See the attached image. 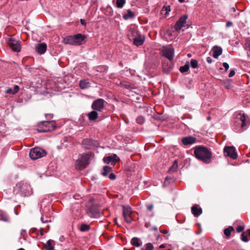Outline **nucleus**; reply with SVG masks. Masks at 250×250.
Masks as SVG:
<instances>
[{"instance_id": "33", "label": "nucleus", "mask_w": 250, "mask_h": 250, "mask_svg": "<svg viewBox=\"0 0 250 250\" xmlns=\"http://www.w3.org/2000/svg\"><path fill=\"white\" fill-rule=\"evenodd\" d=\"M0 220L7 222L8 221V217L4 212L0 211Z\"/></svg>"}, {"instance_id": "29", "label": "nucleus", "mask_w": 250, "mask_h": 250, "mask_svg": "<svg viewBox=\"0 0 250 250\" xmlns=\"http://www.w3.org/2000/svg\"><path fill=\"white\" fill-rule=\"evenodd\" d=\"M41 220L43 223L50 222L51 221V217L47 214H43Z\"/></svg>"}, {"instance_id": "64", "label": "nucleus", "mask_w": 250, "mask_h": 250, "mask_svg": "<svg viewBox=\"0 0 250 250\" xmlns=\"http://www.w3.org/2000/svg\"><path fill=\"white\" fill-rule=\"evenodd\" d=\"M188 57H191V54H188Z\"/></svg>"}, {"instance_id": "21", "label": "nucleus", "mask_w": 250, "mask_h": 250, "mask_svg": "<svg viewBox=\"0 0 250 250\" xmlns=\"http://www.w3.org/2000/svg\"><path fill=\"white\" fill-rule=\"evenodd\" d=\"M47 48V45L44 43H39L36 47V51L40 54H44Z\"/></svg>"}, {"instance_id": "27", "label": "nucleus", "mask_w": 250, "mask_h": 250, "mask_svg": "<svg viewBox=\"0 0 250 250\" xmlns=\"http://www.w3.org/2000/svg\"><path fill=\"white\" fill-rule=\"evenodd\" d=\"M234 230V228L232 226H229L224 230V232L227 238L230 237L231 232Z\"/></svg>"}, {"instance_id": "36", "label": "nucleus", "mask_w": 250, "mask_h": 250, "mask_svg": "<svg viewBox=\"0 0 250 250\" xmlns=\"http://www.w3.org/2000/svg\"><path fill=\"white\" fill-rule=\"evenodd\" d=\"M198 62L197 60H195V59H192L191 60V62H190V65H191V66L193 68H197L198 66Z\"/></svg>"}, {"instance_id": "60", "label": "nucleus", "mask_w": 250, "mask_h": 250, "mask_svg": "<svg viewBox=\"0 0 250 250\" xmlns=\"http://www.w3.org/2000/svg\"><path fill=\"white\" fill-rule=\"evenodd\" d=\"M154 230H157V227H153L152 229Z\"/></svg>"}, {"instance_id": "35", "label": "nucleus", "mask_w": 250, "mask_h": 250, "mask_svg": "<svg viewBox=\"0 0 250 250\" xmlns=\"http://www.w3.org/2000/svg\"><path fill=\"white\" fill-rule=\"evenodd\" d=\"M178 167V163L177 161H174L172 166L169 168V171H175Z\"/></svg>"}, {"instance_id": "5", "label": "nucleus", "mask_w": 250, "mask_h": 250, "mask_svg": "<svg viewBox=\"0 0 250 250\" xmlns=\"http://www.w3.org/2000/svg\"><path fill=\"white\" fill-rule=\"evenodd\" d=\"M46 152L40 147L32 148L29 153V156L31 159L36 160L45 156Z\"/></svg>"}, {"instance_id": "6", "label": "nucleus", "mask_w": 250, "mask_h": 250, "mask_svg": "<svg viewBox=\"0 0 250 250\" xmlns=\"http://www.w3.org/2000/svg\"><path fill=\"white\" fill-rule=\"evenodd\" d=\"M163 55L170 62L173 60L174 49L171 45L163 46L162 49Z\"/></svg>"}, {"instance_id": "45", "label": "nucleus", "mask_w": 250, "mask_h": 250, "mask_svg": "<svg viewBox=\"0 0 250 250\" xmlns=\"http://www.w3.org/2000/svg\"><path fill=\"white\" fill-rule=\"evenodd\" d=\"M19 87L18 85H15L14 86V90H13V93H16L18 92V91H19Z\"/></svg>"}, {"instance_id": "43", "label": "nucleus", "mask_w": 250, "mask_h": 250, "mask_svg": "<svg viewBox=\"0 0 250 250\" xmlns=\"http://www.w3.org/2000/svg\"><path fill=\"white\" fill-rule=\"evenodd\" d=\"M199 229L198 231H196V233L197 234H201L202 232V228H201V225L200 224H198Z\"/></svg>"}, {"instance_id": "18", "label": "nucleus", "mask_w": 250, "mask_h": 250, "mask_svg": "<svg viewBox=\"0 0 250 250\" xmlns=\"http://www.w3.org/2000/svg\"><path fill=\"white\" fill-rule=\"evenodd\" d=\"M83 145L86 149H91L93 146H95V143L94 141L90 139H84L82 141Z\"/></svg>"}, {"instance_id": "56", "label": "nucleus", "mask_w": 250, "mask_h": 250, "mask_svg": "<svg viewBox=\"0 0 250 250\" xmlns=\"http://www.w3.org/2000/svg\"><path fill=\"white\" fill-rule=\"evenodd\" d=\"M231 11L233 12H235L236 10H235V8L234 7H232L231 8Z\"/></svg>"}, {"instance_id": "57", "label": "nucleus", "mask_w": 250, "mask_h": 250, "mask_svg": "<svg viewBox=\"0 0 250 250\" xmlns=\"http://www.w3.org/2000/svg\"><path fill=\"white\" fill-rule=\"evenodd\" d=\"M25 233V231L24 230H22L21 231V235H24V234Z\"/></svg>"}, {"instance_id": "16", "label": "nucleus", "mask_w": 250, "mask_h": 250, "mask_svg": "<svg viewBox=\"0 0 250 250\" xmlns=\"http://www.w3.org/2000/svg\"><path fill=\"white\" fill-rule=\"evenodd\" d=\"M196 142V138L191 136H187L182 138V142L183 145H191L194 144Z\"/></svg>"}, {"instance_id": "24", "label": "nucleus", "mask_w": 250, "mask_h": 250, "mask_svg": "<svg viewBox=\"0 0 250 250\" xmlns=\"http://www.w3.org/2000/svg\"><path fill=\"white\" fill-rule=\"evenodd\" d=\"M98 112L96 111L95 110H93L92 111L89 112L87 114V116L88 117V119L92 121H95L96 120L98 117Z\"/></svg>"}, {"instance_id": "49", "label": "nucleus", "mask_w": 250, "mask_h": 250, "mask_svg": "<svg viewBox=\"0 0 250 250\" xmlns=\"http://www.w3.org/2000/svg\"><path fill=\"white\" fill-rule=\"evenodd\" d=\"M161 233L164 234H168V231L166 229H161L160 230Z\"/></svg>"}, {"instance_id": "34", "label": "nucleus", "mask_w": 250, "mask_h": 250, "mask_svg": "<svg viewBox=\"0 0 250 250\" xmlns=\"http://www.w3.org/2000/svg\"><path fill=\"white\" fill-rule=\"evenodd\" d=\"M244 48L245 49L250 51V38H248L246 40Z\"/></svg>"}, {"instance_id": "26", "label": "nucleus", "mask_w": 250, "mask_h": 250, "mask_svg": "<svg viewBox=\"0 0 250 250\" xmlns=\"http://www.w3.org/2000/svg\"><path fill=\"white\" fill-rule=\"evenodd\" d=\"M90 86V83L88 80H83L80 82V87L82 89H86Z\"/></svg>"}, {"instance_id": "28", "label": "nucleus", "mask_w": 250, "mask_h": 250, "mask_svg": "<svg viewBox=\"0 0 250 250\" xmlns=\"http://www.w3.org/2000/svg\"><path fill=\"white\" fill-rule=\"evenodd\" d=\"M131 243L133 246H136V247H140L142 245V243L141 241V240L137 238V237H134L131 239Z\"/></svg>"}, {"instance_id": "1", "label": "nucleus", "mask_w": 250, "mask_h": 250, "mask_svg": "<svg viewBox=\"0 0 250 250\" xmlns=\"http://www.w3.org/2000/svg\"><path fill=\"white\" fill-rule=\"evenodd\" d=\"M92 153L88 152L81 154L75 163V168L78 170H83L90 163V159L92 156Z\"/></svg>"}, {"instance_id": "31", "label": "nucleus", "mask_w": 250, "mask_h": 250, "mask_svg": "<svg viewBox=\"0 0 250 250\" xmlns=\"http://www.w3.org/2000/svg\"><path fill=\"white\" fill-rule=\"evenodd\" d=\"M111 171V168L108 166H104L103 168V172L102 175L104 176H106L107 174Z\"/></svg>"}, {"instance_id": "51", "label": "nucleus", "mask_w": 250, "mask_h": 250, "mask_svg": "<svg viewBox=\"0 0 250 250\" xmlns=\"http://www.w3.org/2000/svg\"><path fill=\"white\" fill-rule=\"evenodd\" d=\"M163 67H164V69L165 71H169L170 70V67H167V68H166L165 66L164 65V64H163Z\"/></svg>"}, {"instance_id": "42", "label": "nucleus", "mask_w": 250, "mask_h": 250, "mask_svg": "<svg viewBox=\"0 0 250 250\" xmlns=\"http://www.w3.org/2000/svg\"><path fill=\"white\" fill-rule=\"evenodd\" d=\"M116 175L113 173H111L109 174V178L110 180H115L116 179Z\"/></svg>"}, {"instance_id": "38", "label": "nucleus", "mask_w": 250, "mask_h": 250, "mask_svg": "<svg viewBox=\"0 0 250 250\" xmlns=\"http://www.w3.org/2000/svg\"><path fill=\"white\" fill-rule=\"evenodd\" d=\"M145 118L143 116H139L136 119V122L138 124L142 125L145 122Z\"/></svg>"}, {"instance_id": "8", "label": "nucleus", "mask_w": 250, "mask_h": 250, "mask_svg": "<svg viewBox=\"0 0 250 250\" xmlns=\"http://www.w3.org/2000/svg\"><path fill=\"white\" fill-rule=\"evenodd\" d=\"M123 215L125 220L127 223H130L132 221L131 217L132 211L129 206H122Z\"/></svg>"}, {"instance_id": "20", "label": "nucleus", "mask_w": 250, "mask_h": 250, "mask_svg": "<svg viewBox=\"0 0 250 250\" xmlns=\"http://www.w3.org/2000/svg\"><path fill=\"white\" fill-rule=\"evenodd\" d=\"M191 211L195 217H198L202 213V209L198 205H195L192 207Z\"/></svg>"}, {"instance_id": "47", "label": "nucleus", "mask_w": 250, "mask_h": 250, "mask_svg": "<svg viewBox=\"0 0 250 250\" xmlns=\"http://www.w3.org/2000/svg\"><path fill=\"white\" fill-rule=\"evenodd\" d=\"M153 208V206L152 205H149L147 206V208L148 210L151 211L152 210Z\"/></svg>"}, {"instance_id": "7", "label": "nucleus", "mask_w": 250, "mask_h": 250, "mask_svg": "<svg viewBox=\"0 0 250 250\" xmlns=\"http://www.w3.org/2000/svg\"><path fill=\"white\" fill-rule=\"evenodd\" d=\"M224 153L226 157H229L235 160L237 158V154L234 146H226L224 148Z\"/></svg>"}, {"instance_id": "12", "label": "nucleus", "mask_w": 250, "mask_h": 250, "mask_svg": "<svg viewBox=\"0 0 250 250\" xmlns=\"http://www.w3.org/2000/svg\"><path fill=\"white\" fill-rule=\"evenodd\" d=\"M103 161L105 164H109L110 163L112 165H114L120 161V158L116 154H113L104 157Z\"/></svg>"}, {"instance_id": "40", "label": "nucleus", "mask_w": 250, "mask_h": 250, "mask_svg": "<svg viewBox=\"0 0 250 250\" xmlns=\"http://www.w3.org/2000/svg\"><path fill=\"white\" fill-rule=\"evenodd\" d=\"M245 227L244 226H239L236 228V231L237 232H241L244 230Z\"/></svg>"}, {"instance_id": "32", "label": "nucleus", "mask_w": 250, "mask_h": 250, "mask_svg": "<svg viewBox=\"0 0 250 250\" xmlns=\"http://www.w3.org/2000/svg\"><path fill=\"white\" fill-rule=\"evenodd\" d=\"M125 0H117L116 7L118 8H122L125 3Z\"/></svg>"}, {"instance_id": "44", "label": "nucleus", "mask_w": 250, "mask_h": 250, "mask_svg": "<svg viewBox=\"0 0 250 250\" xmlns=\"http://www.w3.org/2000/svg\"><path fill=\"white\" fill-rule=\"evenodd\" d=\"M223 66L225 67L226 71H227L228 69L229 68V65L227 62H224L223 63Z\"/></svg>"}, {"instance_id": "46", "label": "nucleus", "mask_w": 250, "mask_h": 250, "mask_svg": "<svg viewBox=\"0 0 250 250\" xmlns=\"http://www.w3.org/2000/svg\"><path fill=\"white\" fill-rule=\"evenodd\" d=\"M235 74V71L234 70H231L229 73V77H233Z\"/></svg>"}, {"instance_id": "61", "label": "nucleus", "mask_w": 250, "mask_h": 250, "mask_svg": "<svg viewBox=\"0 0 250 250\" xmlns=\"http://www.w3.org/2000/svg\"><path fill=\"white\" fill-rule=\"evenodd\" d=\"M169 179V177H166L165 178V181H167Z\"/></svg>"}, {"instance_id": "2", "label": "nucleus", "mask_w": 250, "mask_h": 250, "mask_svg": "<svg viewBox=\"0 0 250 250\" xmlns=\"http://www.w3.org/2000/svg\"><path fill=\"white\" fill-rule=\"evenodd\" d=\"M30 186L27 182L25 181H21L18 183L13 189L15 194H20L23 196H28L30 195Z\"/></svg>"}, {"instance_id": "52", "label": "nucleus", "mask_w": 250, "mask_h": 250, "mask_svg": "<svg viewBox=\"0 0 250 250\" xmlns=\"http://www.w3.org/2000/svg\"><path fill=\"white\" fill-rule=\"evenodd\" d=\"M80 22H81V24L82 25H85L86 24V22H85V21L84 20L81 19L80 20Z\"/></svg>"}, {"instance_id": "25", "label": "nucleus", "mask_w": 250, "mask_h": 250, "mask_svg": "<svg viewBox=\"0 0 250 250\" xmlns=\"http://www.w3.org/2000/svg\"><path fill=\"white\" fill-rule=\"evenodd\" d=\"M55 242L52 240H49L45 245L46 250H53L54 249Z\"/></svg>"}, {"instance_id": "54", "label": "nucleus", "mask_w": 250, "mask_h": 250, "mask_svg": "<svg viewBox=\"0 0 250 250\" xmlns=\"http://www.w3.org/2000/svg\"><path fill=\"white\" fill-rule=\"evenodd\" d=\"M167 34H168L169 36H171L172 35V33L171 32V31L170 30H167Z\"/></svg>"}, {"instance_id": "11", "label": "nucleus", "mask_w": 250, "mask_h": 250, "mask_svg": "<svg viewBox=\"0 0 250 250\" xmlns=\"http://www.w3.org/2000/svg\"><path fill=\"white\" fill-rule=\"evenodd\" d=\"M187 19L188 16L187 15H184L180 18L175 25L174 28L175 30L180 31L183 27L185 26Z\"/></svg>"}, {"instance_id": "53", "label": "nucleus", "mask_w": 250, "mask_h": 250, "mask_svg": "<svg viewBox=\"0 0 250 250\" xmlns=\"http://www.w3.org/2000/svg\"><path fill=\"white\" fill-rule=\"evenodd\" d=\"M44 233V229L42 228L40 229V234L41 235H43Z\"/></svg>"}, {"instance_id": "14", "label": "nucleus", "mask_w": 250, "mask_h": 250, "mask_svg": "<svg viewBox=\"0 0 250 250\" xmlns=\"http://www.w3.org/2000/svg\"><path fill=\"white\" fill-rule=\"evenodd\" d=\"M141 34L139 33L137 29L135 27L130 28L127 33V36L130 40H133L134 38H137Z\"/></svg>"}, {"instance_id": "17", "label": "nucleus", "mask_w": 250, "mask_h": 250, "mask_svg": "<svg viewBox=\"0 0 250 250\" xmlns=\"http://www.w3.org/2000/svg\"><path fill=\"white\" fill-rule=\"evenodd\" d=\"M239 116V119L242 122L241 128L243 129H245L246 128V127H247L249 125V120L248 119V117L245 114H240Z\"/></svg>"}, {"instance_id": "19", "label": "nucleus", "mask_w": 250, "mask_h": 250, "mask_svg": "<svg viewBox=\"0 0 250 250\" xmlns=\"http://www.w3.org/2000/svg\"><path fill=\"white\" fill-rule=\"evenodd\" d=\"M133 44L137 46L142 45L145 41V37L144 35L140 34L138 37L136 38H134L133 40Z\"/></svg>"}, {"instance_id": "48", "label": "nucleus", "mask_w": 250, "mask_h": 250, "mask_svg": "<svg viewBox=\"0 0 250 250\" xmlns=\"http://www.w3.org/2000/svg\"><path fill=\"white\" fill-rule=\"evenodd\" d=\"M232 25V23L231 21H228L226 23V26L229 27Z\"/></svg>"}, {"instance_id": "15", "label": "nucleus", "mask_w": 250, "mask_h": 250, "mask_svg": "<svg viewBox=\"0 0 250 250\" xmlns=\"http://www.w3.org/2000/svg\"><path fill=\"white\" fill-rule=\"evenodd\" d=\"M212 158V153L210 150L204 147V163H210L211 162Z\"/></svg>"}, {"instance_id": "37", "label": "nucleus", "mask_w": 250, "mask_h": 250, "mask_svg": "<svg viewBox=\"0 0 250 250\" xmlns=\"http://www.w3.org/2000/svg\"><path fill=\"white\" fill-rule=\"evenodd\" d=\"M90 229V227L88 225L86 224H82L80 228V230L82 231H87Z\"/></svg>"}, {"instance_id": "3", "label": "nucleus", "mask_w": 250, "mask_h": 250, "mask_svg": "<svg viewBox=\"0 0 250 250\" xmlns=\"http://www.w3.org/2000/svg\"><path fill=\"white\" fill-rule=\"evenodd\" d=\"M86 37L81 34H77L73 36H67L63 39L65 44L73 45H80L85 42Z\"/></svg>"}, {"instance_id": "22", "label": "nucleus", "mask_w": 250, "mask_h": 250, "mask_svg": "<svg viewBox=\"0 0 250 250\" xmlns=\"http://www.w3.org/2000/svg\"><path fill=\"white\" fill-rule=\"evenodd\" d=\"M135 16V13L130 9H128L127 10L126 12L123 14V18L124 20H127L128 19L134 18Z\"/></svg>"}, {"instance_id": "30", "label": "nucleus", "mask_w": 250, "mask_h": 250, "mask_svg": "<svg viewBox=\"0 0 250 250\" xmlns=\"http://www.w3.org/2000/svg\"><path fill=\"white\" fill-rule=\"evenodd\" d=\"M189 67V62H186V64L185 65L180 67L179 70L181 72L184 73V72H187L188 70Z\"/></svg>"}, {"instance_id": "59", "label": "nucleus", "mask_w": 250, "mask_h": 250, "mask_svg": "<svg viewBox=\"0 0 250 250\" xmlns=\"http://www.w3.org/2000/svg\"><path fill=\"white\" fill-rule=\"evenodd\" d=\"M185 0H178V1L180 2V3H183L185 1Z\"/></svg>"}, {"instance_id": "41", "label": "nucleus", "mask_w": 250, "mask_h": 250, "mask_svg": "<svg viewBox=\"0 0 250 250\" xmlns=\"http://www.w3.org/2000/svg\"><path fill=\"white\" fill-rule=\"evenodd\" d=\"M13 90L11 88H8L6 90V93L7 94H15V93H13Z\"/></svg>"}, {"instance_id": "4", "label": "nucleus", "mask_w": 250, "mask_h": 250, "mask_svg": "<svg viewBox=\"0 0 250 250\" xmlns=\"http://www.w3.org/2000/svg\"><path fill=\"white\" fill-rule=\"evenodd\" d=\"M56 127L54 122L42 121L39 123L37 126V130L38 132H46L53 131Z\"/></svg>"}, {"instance_id": "63", "label": "nucleus", "mask_w": 250, "mask_h": 250, "mask_svg": "<svg viewBox=\"0 0 250 250\" xmlns=\"http://www.w3.org/2000/svg\"><path fill=\"white\" fill-rule=\"evenodd\" d=\"M47 230L46 231H45V232H47V231H48L49 229V225L47 226Z\"/></svg>"}, {"instance_id": "55", "label": "nucleus", "mask_w": 250, "mask_h": 250, "mask_svg": "<svg viewBox=\"0 0 250 250\" xmlns=\"http://www.w3.org/2000/svg\"><path fill=\"white\" fill-rule=\"evenodd\" d=\"M159 247H160V248L163 249V248H165L166 247L164 244H162V245H161Z\"/></svg>"}, {"instance_id": "62", "label": "nucleus", "mask_w": 250, "mask_h": 250, "mask_svg": "<svg viewBox=\"0 0 250 250\" xmlns=\"http://www.w3.org/2000/svg\"><path fill=\"white\" fill-rule=\"evenodd\" d=\"M114 221H115V222L116 223V224H117V225H118L119 226H120V225H119L118 224V223H117V218H115V219H114Z\"/></svg>"}, {"instance_id": "50", "label": "nucleus", "mask_w": 250, "mask_h": 250, "mask_svg": "<svg viewBox=\"0 0 250 250\" xmlns=\"http://www.w3.org/2000/svg\"><path fill=\"white\" fill-rule=\"evenodd\" d=\"M207 61L208 62V63H211L212 62V59L210 57H208L207 58Z\"/></svg>"}, {"instance_id": "39", "label": "nucleus", "mask_w": 250, "mask_h": 250, "mask_svg": "<svg viewBox=\"0 0 250 250\" xmlns=\"http://www.w3.org/2000/svg\"><path fill=\"white\" fill-rule=\"evenodd\" d=\"M154 247L151 243H148L146 245V250H153Z\"/></svg>"}, {"instance_id": "58", "label": "nucleus", "mask_w": 250, "mask_h": 250, "mask_svg": "<svg viewBox=\"0 0 250 250\" xmlns=\"http://www.w3.org/2000/svg\"><path fill=\"white\" fill-rule=\"evenodd\" d=\"M211 119V117L210 116H208L207 118V120L208 121H210Z\"/></svg>"}, {"instance_id": "9", "label": "nucleus", "mask_w": 250, "mask_h": 250, "mask_svg": "<svg viewBox=\"0 0 250 250\" xmlns=\"http://www.w3.org/2000/svg\"><path fill=\"white\" fill-rule=\"evenodd\" d=\"M7 42L11 49L15 52H19L21 51V45L18 41L13 38H9L7 40Z\"/></svg>"}, {"instance_id": "23", "label": "nucleus", "mask_w": 250, "mask_h": 250, "mask_svg": "<svg viewBox=\"0 0 250 250\" xmlns=\"http://www.w3.org/2000/svg\"><path fill=\"white\" fill-rule=\"evenodd\" d=\"M213 57L214 58H218V57L222 53V49L221 47L215 46L212 49Z\"/></svg>"}, {"instance_id": "10", "label": "nucleus", "mask_w": 250, "mask_h": 250, "mask_svg": "<svg viewBox=\"0 0 250 250\" xmlns=\"http://www.w3.org/2000/svg\"><path fill=\"white\" fill-rule=\"evenodd\" d=\"M104 106V101L102 99H98L95 101L92 105L93 110L97 112H101Z\"/></svg>"}, {"instance_id": "13", "label": "nucleus", "mask_w": 250, "mask_h": 250, "mask_svg": "<svg viewBox=\"0 0 250 250\" xmlns=\"http://www.w3.org/2000/svg\"><path fill=\"white\" fill-rule=\"evenodd\" d=\"M195 157L201 161H203V146H197L194 147Z\"/></svg>"}]
</instances>
